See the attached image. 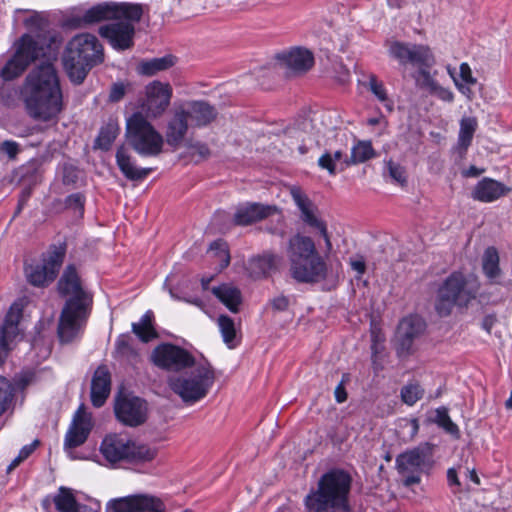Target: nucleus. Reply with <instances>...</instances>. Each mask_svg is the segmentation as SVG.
<instances>
[{
    "mask_svg": "<svg viewBox=\"0 0 512 512\" xmlns=\"http://www.w3.org/2000/svg\"><path fill=\"white\" fill-rule=\"evenodd\" d=\"M24 24L30 32L14 42V54L1 69L5 81L19 77L36 60L43 61L25 79L24 104L35 121L57 123L64 110L63 93L53 65L57 57L56 38L47 31V22L34 13Z\"/></svg>",
    "mask_w": 512,
    "mask_h": 512,
    "instance_id": "obj_1",
    "label": "nucleus"
},
{
    "mask_svg": "<svg viewBox=\"0 0 512 512\" xmlns=\"http://www.w3.org/2000/svg\"><path fill=\"white\" fill-rule=\"evenodd\" d=\"M286 252L290 276L297 283L317 284L327 280L337 281L338 273H334L329 267L311 237L299 233L292 236L288 240Z\"/></svg>",
    "mask_w": 512,
    "mask_h": 512,
    "instance_id": "obj_2",
    "label": "nucleus"
},
{
    "mask_svg": "<svg viewBox=\"0 0 512 512\" xmlns=\"http://www.w3.org/2000/svg\"><path fill=\"white\" fill-rule=\"evenodd\" d=\"M104 60L103 46L97 37L82 33L74 36L67 44L63 64L68 76L75 84H81L88 71Z\"/></svg>",
    "mask_w": 512,
    "mask_h": 512,
    "instance_id": "obj_3",
    "label": "nucleus"
},
{
    "mask_svg": "<svg viewBox=\"0 0 512 512\" xmlns=\"http://www.w3.org/2000/svg\"><path fill=\"white\" fill-rule=\"evenodd\" d=\"M351 477L343 470H331L325 473L318 483V489L306 497V502L317 506L319 512H328L330 508L349 510L348 494Z\"/></svg>",
    "mask_w": 512,
    "mask_h": 512,
    "instance_id": "obj_4",
    "label": "nucleus"
},
{
    "mask_svg": "<svg viewBox=\"0 0 512 512\" xmlns=\"http://www.w3.org/2000/svg\"><path fill=\"white\" fill-rule=\"evenodd\" d=\"M479 284L466 277L462 272L451 273L438 289L435 309L441 317L451 314L454 306L468 307L476 299Z\"/></svg>",
    "mask_w": 512,
    "mask_h": 512,
    "instance_id": "obj_5",
    "label": "nucleus"
},
{
    "mask_svg": "<svg viewBox=\"0 0 512 512\" xmlns=\"http://www.w3.org/2000/svg\"><path fill=\"white\" fill-rule=\"evenodd\" d=\"M125 136L129 146L142 157H157L163 152V136L140 112L127 119Z\"/></svg>",
    "mask_w": 512,
    "mask_h": 512,
    "instance_id": "obj_6",
    "label": "nucleus"
},
{
    "mask_svg": "<svg viewBox=\"0 0 512 512\" xmlns=\"http://www.w3.org/2000/svg\"><path fill=\"white\" fill-rule=\"evenodd\" d=\"M193 367L189 374L169 379L171 390L187 404H193L205 398L215 382L214 370L208 362L199 363Z\"/></svg>",
    "mask_w": 512,
    "mask_h": 512,
    "instance_id": "obj_7",
    "label": "nucleus"
},
{
    "mask_svg": "<svg viewBox=\"0 0 512 512\" xmlns=\"http://www.w3.org/2000/svg\"><path fill=\"white\" fill-rule=\"evenodd\" d=\"M100 451L110 463L121 461L149 462L157 455V449L147 444L137 443L120 434L107 435L101 443Z\"/></svg>",
    "mask_w": 512,
    "mask_h": 512,
    "instance_id": "obj_8",
    "label": "nucleus"
},
{
    "mask_svg": "<svg viewBox=\"0 0 512 512\" xmlns=\"http://www.w3.org/2000/svg\"><path fill=\"white\" fill-rule=\"evenodd\" d=\"M143 6L135 3L103 2L85 11L83 16H73L69 24L75 28L96 24L105 20L130 19L140 21Z\"/></svg>",
    "mask_w": 512,
    "mask_h": 512,
    "instance_id": "obj_9",
    "label": "nucleus"
},
{
    "mask_svg": "<svg viewBox=\"0 0 512 512\" xmlns=\"http://www.w3.org/2000/svg\"><path fill=\"white\" fill-rule=\"evenodd\" d=\"M395 462L404 486L419 484L422 473L433 466V446L429 443L420 444L399 454Z\"/></svg>",
    "mask_w": 512,
    "mask_h": 512,
    "instance_id": "obj_10",
    "label": "nucleus"
},
{
    "mask_svg": "<svg viewBox=\"0 0 512 512\" xmlns=\"http://www.w3.org/2000/svg\"><path fill=\"white\" fill-rule=\"evenodd\" d=\"M91 306L66 301L59 316L57 335L59 341L68 344L81 338Z\"/></svg>",
    "mask_w": 512,
    "mask_h": 512,
    "instance_id": "obj_11",
    "label": "nucleus"
},
{
    "mask_svg": "<svg viewBox=\"0 0 512 512\" xmlns=\"http://www.w3.org/2000/svg\"><path fill=\"white\" fill-rule=\"evenodd\" d=\"M66 245L52 246L43 255L42 262L25 268L27 281L35 287H46L53 282L63 264Z\"/></svg>",
    "mask_w": 512,
    "mask_h": 512,
    "instance_id": "obj_12",
    "label": "nucleus"
},
{
    "mask_svg": "<svg viewBox=\"0 0 512 512\" xmlns=\"http://www.w3.org/2000/svg\"><path fill=\"white\" fill-rule=\"evenodd\" d=\"M150 359L158 368L171 372H179L195 366V358L190 352L171 343L157 345L152 350Z\"/></svg>",
    "mask_w": 512,
    "mask_h": 512,
    "instance_id": "obj_13",
    "label": "nucleus"
},
{
    "mask_svg": "<svg viewBox=\"0 0 512 512\" xmlns=\"http://www.w3.org/2000/svg\"><path fill=\"white\" fill-rule=\"evenodd\" d=\"M290 194L300 211V219L302 222L306 226L317 230L324 238L327 249L330 250L332 244L328 234L327 224L321 218L317 205L299 187L291 188Z\"/></svg>",
    "mask_w": 512,
    "mask_h": 512,
    "instance_id": "obj_14",
    "label": "nucleus"
},
{
    "mask_svg": "<svg viewBox=\"0 0 512 512\" xmlns=\"http://www.w3.org/2000/svg\"><path fill=\"white\" fill-rule=\"evenodd\" d=\"M165 503L151 494H133L107 502L106 512H165Z\"/></svg>",
    "mask_w": 512,
    "mask_h": 512,
    "instance_id": "obj_15",
    "label": "nucleus"
},
{
    "mask_svg": "<svg viewBox=\"0 0 512 512\" xmlns=\"http://www.w3.org/2000/svg\"><path fill=\"white\" fill-rule=\"evenodd\" d=\"M388 53L402 65L412 64L421 68L435 64L434 55L427 45L393 41L389 44Z\"/></svg>",
    "mask_w": 512,
    "mask_h": 512,
    "instance_id": "obj_16",
    "label": "nucleus"
},
{
    "mask_svg": "<svg viewBox=\"0 0 512 512\" xmlns=\"http://www.w3.org/2000/svg\"><path fill=\"white\" fill-rule=\"evenodd\" d=\"M117 420L129 427H137L146 422L148 416L147 402L140 397L120 395L114 405Z\"/></svg>",
    "mask_w": 512,
    "mask_h": 512,
    "instance_id": "obj_17",
    "label": "nucleus"
},
{
    "mask_svg": "<svg viewBox=\"0 0 512 512\" xmlns=\"http://www.w3.org/2000/svg\"><path fill=\"white\" fill-rule=\"evenodd\" d=\"M426 324L418 315L404 317L395 334V350L400 358L413 353V343L425 330Z\"/></svg>",
    "mask_w": 512,
    "mask_h": 512,
    "instance_id": "obj_18",
    "label": "nucleus"
},
{
    "mask_svg": "<svg viewBox=\"0 0 512 512\" xmlns=\"http://www.w3.org/2000/svg\"><path fill=\"white\" fill-rule=\"evenodd\" d=\"M130 19L115 20L99 28V35L117 51L128 50L134 45L135 23Z\"/></svg>",
    "mask_w": 512,
    "mask_h": 512,
    "instance_id": "obj_19",
    "label": "nucleus"
},
{
    "mask_svg": "<svg viewBox=\"0 0 512 512\" xmlns=\"http://www.w3.org/2000/svg\"><path fill=\"white\" fill-rule=\"evenodd\" d=\"M23 314V304L21 301H15L9 308L3 325L0 327V365L3 364L12 344L21 336L19 328L20 320Z\"/></svg>",
    "mask_w": 512,
    "mask_h": 512,
    "instance_id": "obj_20",
    "label": "nucleus"
},
{
    "mask_svg": "<svg viewBox=\"0 0 512 512\" xmlns=\"http://www.w3.org/2000/svg\"><path fill=\"white\" fill-rule=\"evenodd\" d=\"M58 292L66 301L74 304L91 306L92 296L82 286L81 278L74 265H68L57 284Z\"/></svg>",
    "mask_w": 512,
    "mask_h": 512,
    "instance_id": "obj_21",
    "label": "nucleus"
},
{
    "mask_svg": "<svg viewBox=\"0 0 512 512\" xmlns=\"http://www.w3.org/2000/svg\"><path fill=\"white\" fill-rule=\"evenodd\" d=\"M172 87L169 83L153 81L145 88V101L143 108L149 117L161 116L170 105L172 98Z\"/></svg>",
    "mask_w": 512,
    "mask_h": 512,
    "instance_id": "obj_22",
    "label": "nucleus"
},
{
    "mask_svg": "<svg viewBox=\"0 0 512 512\" xmlns=\"http://www.w3.org/2000/svg\"><path fill=\"white\" fill-rule=\"evenodd\" d=\"M93 428L92 414L86 410L85 404H81L73 415L72 422L65 435L64 446L76 448L87 440Z\"/></svg>",
    "mask_w": 512,
    "mask_h": 512,
    "instance_id": "obj_23",
    "label": "nucleus"
},
{
    "mask_svg": "<svg viewBox=\"0 0 512 512\" xmlns=\"http://www.w3.org/2000/svg\"><path fill=\"white\" fill-rule=\"evenodd\" d=\"M278 211L274 205L261 203H245L237 206L234 213V224L248 226L272 216Z\"/></svg>",
    "mask_w": 512,
    "mask_h": 512,
    "instance_id": "obj_24",
    "label": "nucleus"
},
{
    "mask_svg": "<svg viewBox=\"0 0 512 512\" xmlns=\"http://www.w3.org/2000/svg\"><path fill=\"white\" fill-rule=\"evenodd\" d=\"M278 60L287 69L288 75L303 74L314 65L313 54L309 50L300 47L279 54Z\"/></svg>",
    "mask_w": 512,
    "mask_h": 512,
    "instance_id": "obj_25",
    "label": "nucleus"
},
{
    "mask_svg": "<svg viewBox=\"0 0 512 512\" xmlns=\"http://www.w3.org/2000/svg\"><path fill=\"white\" fill-rule=\"evenodd\" d=\"M283 265V257L271 251H265L249 260V273L254 279H263L277 272Z\"/></svg>",
    "mask_w": 512,
    "mask_h": 512,
    "instance_id": "obj_26",
    "label": "nucleus"
},
{
    "mask_svg": "<svg viewBox=\"0 0 512 512\" xmlns=\"http://www.w3.org/2000/svg\"><path fill=\"white\" fill-rule=\"evenodd\" d=\"M178 108L184 111L187 120L196 127L209 125L217 116L214 106L202 100L189 101Z\"/></svg>",
    "mask_w": 512,
    "mask_h": 512,
    "instance_id": "obj_27",
    "label": "nucleus"
},
{
    "mask_svg": "<svg viewBox=\"0 0 512 512\" xmlns=\"http://www.w3.org/2000/svg\"><path fill=\"white\" fill-rule=\"evenodd\" d=\"M511 188L495 179L484 177L474 186L471 196L474 200L490 203L510 193Z\"/></svg>",
    "mask_w": 512,
    "mask_h": 512,
    "instance_id": "obj_28",
    "label": "nucleus"
},
{
    "mask_svg": "<svg viewBox=\"0 0 512 512\" xmlns=\"http://www.w3.org/2000/svg\"><path fill=\"white\" fill-rule=\"evenodd\" d=\"M111 392V374L106 365L95 370L91 380V402L96 408L102 407Z\"/></svg>",
    "mask_w": 512,
    "mask_h": 512,
    "instance_id": "obj_29",
    "label": "nucleus"
},
{
    "mask_svg": "<svg viewBox=\"0 0 512 512\" xmlns=\"http://www.w3.org/2000/svg\"><path fill=\"white\" fill-rule=\"evenodd\" d=\"M115 158L119 170L130 181L144 180L153 171V168L137 167L134 157L123 145L117 148Z\"/></svg>",
    "mask_w": 512,
    "mask_h": 512,
    "instance_id": "obj_30",
    "label": "nucleus"
},
{
    "mask_svg": "<svg viewBox=\"0 0 512 512\" xmlns=\"http://www.w3.org/2000/svg\"><path fill=\"white\" fill-rule=\"evenodd\" d=\"M187 131L188 120L184 111L177 108L167 125L166 141L168 145L175 149L178 148L182 144Z\"/></svg>",
    "mask_w": 512,
    "mask_h": 512,
    "instance_id": "obj_31",
    "label": "nucleus"
},
{
    "mask_svg": "<svg viewBox=\"0 0 512 512\" xmlns=\"http://www.w3.org/2000/svg\"><path fill=\"white\" fill-rule=\"evenodd\" d=\"M212 293L217 297L232 313L239 311V305L241 304L242 297L241 292L238 288L229 285L222 284L212 288Z\"/></svg>",
    "mask_w": 512,
    "mask_h": 512,
    "instance_id": "obj_32",
    "label": "nucleus"
},
{
    "mask_svg": "<svg viewBox=\"0 0 512 512\" xmlns=\"http://www.w3.org/2000/svg\"><path fill=\"white\" fill-rule=\"evenodd\" d=\"M376 156L375 150L370 141H357L351 148L350 157H345L346 167L364 163Z\"/></svg>",
    "mask_w": 512,
    "mask_h": 512,
    "instance_id": "obj_33",
    "label": "nucleus"
},
{
    "mask_svg": "<svg viewBox=\"0 0 512 512\" xmlns=\"http://www.w3.org/2000/svg\"><path fill=\"white\" fill-rule=\"evenodd\" d=\"M154 314L151 310L146 311L137 323H132V332L144 343L151 341L158 336L153 326Z\"/></svg>",
    "mask_w": 512,
    "mask_h": 512,
    "instance_id": "obj_34",
    "label": "nucleus"
},
{
    "mask_svg": "<svg viewBox=\"0 0 512 512\" xmlns=\"http://www.w3.org/2000/svg\"><path fill=\"white\" fill-rule=\"evenodd\" d=\"M175 64V57L166 55L160 58H153L142 61L138 66V72L142 75L153 76L158 72L165 71Z\"/></svg>",
    "mask_w": 512,
    "mask_h": 512,
    "instance_id": "obj_35",
    "label": "nucleus"
},
{
    "mask_svg": "<svg viewBox=\"0 0 512 512\" xmlns=\"http://www.w3.org/2000/svg\"><path fill=\"white\" fill-rule=\"evenodd\" d=\"M499 262L500 258L497 249L493 246L488 247L482 256V270L484 275L491 281H494L501 274Z\"/></svg>",
    "mask_w": 512,
    "mask_h": 512,
    "instance_id": "obj_36",
    "label": "nucleus"
},
{
    "mask_svg": "<svg viewBox=\"0 0 512 512\" xmlns=\"http://www.w3.org/2000/svg\"><path fill=\"white\" fill-rule=\"evenodd\" d=\"M55 509L58 512H73L77 507L76 497L71 488L61 486L57 493L52 497Z\"/></svg>",
    "mask_w": 512,
    "mask_h": 512,
    "instance_id": "obj_37",
    "label": "nucleus"
},
{
    "mask_svg": "<svg viewBox=\"0 0 512 512\" xmlns=\"http://www.w3.org/2000/svg\"><path fill=\"white\" fill-rule=\"evenodd\" d=\"M119 125L117 121L110 120L99 131L95 140V148L109 150L112 143L119 134Z\"/></svg>",
    "mask_w": 512,
    "mask_h": 512,
    "instance_id": "obj_38",
    "label": "nucleus"
},
{
    "mask_svg": "<svg viewBox=\"0 0 512 512\" xmlns=\"http://www.w3.org/2000/svg\"><path fill=\"white\" fill-rule=\"evenodd\" d=\"M209 253L220 271L229 266L231 257L228 244L222 239L215 240L210 244Z\"/></svg>",
    "mask_w": 512,
    "mask_h": 512,
    "instance_id": "obj_39",
    "label": "nucleus"
},
{
    "mask_svg": "<svg viewBox=\"0 0 512 512\" xmlns=\"http://www.w3.org/2000/svg\"><path fill=\"white\" fill-rule=\"evenodd\" d=\"M367 87L371 93L389 110H393V101L389 98L385 85L376 75L370 74Z\"/></svg>",
    "mask_w": 512,
    "mask_h": 512,
    "instance_id": "obj_40",
    "label": "nucleus"
},
{
    "mask_svg": "<svg viewBox=\"0 0 512 512\" xmlns=\"http://www.w3.org/2000/svg\"><path fill=\"white\" fill-rule=\"evenodd\" d=\"M477 128V120L474 117H465L460 121V130L458 136V144L467 149L472 142L474 133Z\"/></svg>",
    "mask_w": 512,
    "mask_h": 512,
    "instance_id": "obj_41",
    "label": "nucleus"
},
{
    "mask_svg": "<svg viewBox=\"0 0 512 512\" xmlns=\"http://www.w3.org/2000/svg\"><path fill=\"white\" fill-rule=\"evenodd\" d=\"M217 324L222 335L224 343L229 348L236 346V328L233 319L227 315H220L217 319Z\"/></svg>",
    "mask_w": 512,
    "mask_h": 512,
    "instance_id": "obj_42",
    "label": "nucleus"
},
{
    "mask_svg": "<svg viewBox=\"0 0 512 512\" xmlns=\"http://www.w3.org/2000/svg\"><path fill=\"white\" fill-rule=\"evenodd\" d=\"M433 422L442 428L446 433L454 436L455 438L460 437V430L458 426L451 420L448 409L446 407H439L435 410V417Z\"/></svg>",
    "mask_w": 512,
    "mask_h": 512,
    "instance_id": "obj_43",
    "label": "nucleus"
},
{
    "mask_svg": "<svg viewBox=\"0 0 512 512\" xmlns=\"http://www.w3.org/2000/svg\"><path fill=\"white\" fill-rule=\"evenodd\" d=\"M425 390L418 382H409L401 388L400 396L403 403L413 406L423 398Z\"/></svg>",
    "mask_w": 512,
    "mask_h": 512,
    "instance_id": "obj_44",
    "label": "nucleus"
},
{
    "mask_svg": "<svg viewBox=\"0 0 512 512\" xmlns=\"http://www.w3.org/2000/svg\"><path fill=\"white\" fill-rule=\"evenodd\" d=\"M14 396L11 383L0 376V416L9 408Z\"/></svg>",
    "mask_w": 512,
    "mask_h": 512,
    "instance_id": "obj_45",
    "label": "nucleus"
},
{
    "mask_svg": "<svg viewBox=\"0 0 512 512\" xmlns=\"http://www.w3.org/2000/svg\"><path fill=\"white\" fill-rule=\"evenodd\" d=\"M431 67L418 68L417 72L413 75L416 85L420 88L430 91L438 82L430 74Z\"/></svg>",
    "mask_w": 512,
    "mask_h": 512,
    "instance_id": "obj_46",
    "label": "nucleus"
},
{
    "mask_svg": "<svg viewBox=\"0 0 512 512\" xmlns=\"http://www.w3.org/2000/svg\"><path fill=\"white\" fill-rule=\"evenodd\" d=\"M80 176V170L73 164L65 163L62 167V181L65 185H74Z\"/></svg>",
    "mask_w": 512,
    "mask_h": 512,
    "instance_id": "obj_47",
    "label": "nucleus"
},
{
    "mask_svg": "<svg viewBox=\"0 0 512 512\" xmlns=\"http://www.w3.org/2000/svg\"><path fill=\"white\" fill-rule=\"evenodd\" d=\"M388 169H389V174L392 179H394L401 186L406 185L407 178H406V171H405L404 167H402L401 165H399L397 163H394L393 161H389Z\"/></svg>",
    "mask_w": 512,
    "mask_h": 512,
    "instance_id": "obj_48",
    "label": "nucleus"
},
{
    "mask_svg": "<svg viewBox=\"0 0 512 512\" xmlns=\"http://www.w3.org/2000/svg\"><path fill=\"white\" fill-rule=\"evenodd\" d=\"M318 166L327 170L330 175L336 174V162L332 158V152L325 151L318 159Z\"/></svg>",
    "mask_w": 512,
    "mask_h": 512,
    "instance_id": "obj_49",
    "label": "nucleus"
},
{
    "mask_svg": "<svg viewBox=\"0 0 512 512\" xmlns=\"http://www.w3.org/2000/svg\"><path fill=\"white\" fill-rule=\"evenodd\" d=\"M67 208L83 213L84 210V196L81 193H74L69 195L65 200Z\"/></svg>",
    "mask_w": 512,
    "mask_h": 512,
    "instance_id": "obj_50",
    "label": "nucleus"
},
{
    "mask_svg": "<svg viewBox=\"0 0 512 512\" xmlns=\"http://www.w3.org/2000/svg\"><path fill=\"white\" fill-rule=\"evenodd\" d=\"M0 151L9 159L14 160L20 152L19 144L13 140H5L0 144Z\"/></svg>",
    "mask_w": 512,
    "mask_h": 512,
    "instance_id": "obj_51",
    "label": "nucleus"
},
{
    "mask_svg": "<svg viewBox=\"0 0 512 512\" xmlns=\"http://www.w3.org/2000/svg\"><path fill=\"white\" fill-rule=\"evenodd\" d=\"M459 71V78L462 83H466L468 85H475L477 83V79L473 76L472 70L468 63H461Z\"/></svg>",
    "mask_w": 512,
    "mask_h": 512,
    "instance_id": "obj_52",
    "label": "nucleus"
},
{
    "mask_svg": "<svg viewBox=\"0 0 512 512\" xmlns=\"http://www.w3.org/2000/svg\"><path fill=\"white\" fill-rule=\"evenodd\" d=\"M429 92L444 102L450 103L454 100L453 92L448 88L442 87L438 83Z\"/></svg>",
    "mask_w": 512,
    "mask_h": 512,
    "instance_id": "obj_53",
    "label": "nucleus"
},
{
    "mask_svg": "<svg viewBox=\"0 0 512 512\" xmlns=\"http://www.w3.org/2000/svg\"><path fill=\"white\" fill-rule=\"evenodd\" d=\"M448 73L453 78L454 84L459 90V92L464 95L468 100H472L474 97V93L471 89V85H468L466 83H462L458 78L454 76L453 70L448 68Z\"/></svg>",
    "mask_w": 512,
    "mask_h": 512,
    "instance_id": "obj_54",
    "label": "nucleus"
},
{
    "mask_svg": "<svg viewBox=\"0 0 512 512\" xmlns=\"http://www.w3.org/2000/svg\"><path fill=\"white\" fill-rule=\"evenodd\" d=\"M188 147L190 149H193V155L196 154L200 157V159L202 160H205V159H208L211 155V151L209 149V147L207 146V144L205 143H202V142H196V143H191L188 145Z\"/></svg>",
    "mask_w": 512,
    "mask_h": 512,
    "instance_id": "obj_55",
    "label": "nucleus"
},
{
    "mask_svg": "<svg viewBox=\"0 0 512 512\" xmlns=\"http://www.w3.org/2000/svg\"><path fill=\"white\" fill-rule=\"evenodd\" d=\"M270 305L274 311H285L289 307V298L279 295L270 300Z\"/></svg>",
    "mask_w": 512,
    "mask_h": 512,
    "instance_id": "obj_56",
    "label": "nucleus"
},
{
    "mask_svg": "<svg viewBox=\"0 0 512 512\" xmlns=\"http://www.w3.org/2000/svg\"><path fill=\"white\" fill-rule=\"evenodd\" d=\"M126 93V88L123 83H115L113 84L110 94H109V100L111 102H118L120 101Z\"/></svg>",
    "mask_w": 512,
    "mask_h": 512,
    "instance_id": "obj_57",
    "label": "nucleus"
},
{
    "mask_svg": "<svg viewBox=\"0 0 512 512\" xmlns=\"http://www.w3.org/2000/svg\"><path fill=\"white\" fill-rule=\"evenodd\" d=\"M371 339H372L371 350L374 354H376L379 352V344L384 342L385 337L379 329L372 328L371 329Z\"/></svg>",
    "mask_w": 512,
    "mask_h": 512,
    "instance_id": "obj_58",
    "label": "nucleus"
},
{
    "mask_svg": "<svg viewBox=\"0 0 512 512\" xmlns=\"http://www.w3.org/2000/svg\"><path fill=\"white\" fill-rule=\"evenodd\" d=\"M116 351L120 354H126L131 350L129 337L127 335H120L115 342Z\"/></svg>",
    "mask_w": 512,
    "mask_h": 512,
    "instance_id": "obj_59",
    "label": "nucleus"
},
{
    "mask_svg": "<svg viewBox=\"0 0 512 512\" xmlns=\"http://www.w3.org/2000/svg\"><path fill=\"white\" fill-rule=\"evenodd\" d=\"M447 481L450 487H457L456 490H453L454 493L460 492L461 483L459 481L457 471L455 468H449L447 471Z\"/></svg>",
    "mask_w": 512,
    "mask_h": 512,
    "instance_id": "obj_60",
    "label": "nucleus"
},
{
    "mask_svg": "<svg viewBox=\"0 0 512 512\" xmlns=\"http://www.w3.org/2000/svg\"><path fill=\"white\" fill-rule=\"evenodd\" d=\"M350 265L351 268L359 274V276L363 275L366 271V264L363 257L351 260Z\"/></svg>",
    "mask_w": 512,
    "mask_h": 512,
    "instance_id": "obj_61",
    "label": "nucleus"
},
{
    "mask_svg": "<svg viewBox=\"0 0 512 512\" xmlns=\"http://www.w3.org/2000/svg\"><path fill=\"white\" fill-rule=\"evenodd\" d=\"M37 445H38V441L36 440L33 443L22 447V449L19 451V454H18L19 458L23 459V460L27 459L33 453V451L36 449Z\"/></svg>",
    "mask_w": 512,
    "mask_h": 512,
    "instance_id": "obj_62",
    "label": "nucleus"
},
{
    "mask_svg": "<svg viewBox=\"0 0 512 512\" xmlns=\"http://www.w3.org/2000/svg\"><path fill=\"white\" fill-rule=\"evenodd\" d=\"M334 394L338 403H343L347 400V392L342 382L337 385Z\"/></svg>",
    "mask_w": 512,
    "mask_h": 512,
    "instance_id": "obj_63",
    "label": "nucleus"
},
{
    "mask_svg": "<svg viewBox=\"0 0 512 512\" xmlns=\"http://www.w3.org/2000/svg\"><path fill=\"white\" fill-rule=\"evenodd\" d=\"M485 172L484 168H478L474 165H471L468 169L463 171L464 177H478L479 175L483 174Z\"/></svg>",
    "mask_w": 512,
    "mask_h": 512,
    "instance_id": "obj_64",
    "label": "nucleus"
}]
</instances>
